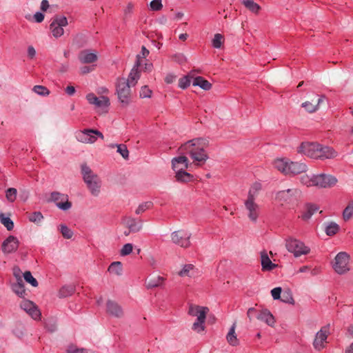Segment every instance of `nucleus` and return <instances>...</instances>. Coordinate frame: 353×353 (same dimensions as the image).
<instances>
[{
	"label": "nucleus",
	"mask_w": 353,
	"mask_h": 353,
	"mask_svg": "<svg viewBox=\"0 0 353 353\" xmlns=\"http://www.w3.org/2000/svg\"><path fill=\"white\" fill-rule=\"evenodd\" d=\"M208 145L209 142L205 139H193L182 144L179 148V152L189 154L193 160L194 165L201 166L203 165L209 158L205 150Z\"/></svg>",
	"instance_id": "nucleus-1"
},
{
	"label": "nucleus",
	"mask_w": 353,
	"mask_h": 353,
	"mask_svg": "<svg viewBox=\"0 0 353 353\" xmlns=\"http://www.w3.org/2000/svg\"><path fill=\"white\" fill-rule=\"evenodd\" d=\"M297 152L310 158L321 160L332 159L337 155V152L332 148L323 147L317 143H302Z\"/></svg>",
	"instance_id": "nucleus-2"
},
{
	"label": "nucleus",
	"mask_w": 353,
	"mask_h": 353,
	"mask_svg": "<svg viewBox=\"0 0 353 353\" xmlns=\"http://www.w3.org/2000/svg\"><path fill=\"white\" fill-rule=\"evenodd\" d=\"M274 167L285 175L294 176L305 172L307 166L301 162L291 161L288 159H277L274 161Z\"/></svg>",
	"instance_id": "nucleus-3"
},
{
	"label": "nucleus",
	"mask_w": 353,
	"mask_h": 353,
	"mask_svg": "<svg viewBox=\"0 0 353 353\" xmlns=\"http://www.w3.org/2000/svg\"><path fill=\"white\" fill-rule=\"evenodd\" d=\"M81 174L91 194L94 196H98L102 184L100 177L85 164L81 165Z\"/></svg>",
	"instance_id": "nucleus-4"
},
{
	"label": "nucleus",
	"mask_w": 353,
	"mask_h": 353,
	"mask_svg": "<svg viewBox=\"0 0 353 353\" xmlns=\"http://www.w3.org/2000/svg\"><path fill=\"white\" fill-rule=\"evenodd\" d=\"M301 191L296 188L279 191L276 193L275 199L281 205H294L301 196Z\"/></svg>",
	"instance_id": "nucleus-5"
},
{
	"label": "nucleus",
	"mask_w": 353,
	"mask_h": 353,
	"mask_svg": "<svg viewBox=\"0 0 353 353\" xmlns=\"http://www.w3.org/2000/svg\"><path fill=\"white\" fill-rule=\"evenodd\" d=\"M285 247L287 250L294 254L295 257H299L303 254H307L310 249L305 245L302 241L293 238L286 240Z\"/></svg>",
	"instance_id": "nucleus-6"
},
{
	"label": "nucleus",
	"mask_w": 353,
	"mask_h": 353,
	"mask_svg": "<svg viewBox=\"0 0 353 353\" xmlns=\"http://www.w3.org/2000/svg\"><path fill=\"white\" fill-rule=\"evenodd\" d=\"M97 137L101 139H104L103 134L100 131L93 129H85L79 132L77 135L79 141L90 144L94 143L97 141Z\"/></svg>",
	"instance_id": "nucleus-7"
},
{
	"label": "nucleus",
	"mask_w": 353,
	"mask_h": 353,
	"mask_svg": "<svg viewBox=\"0 0 353 353\" xmlns=\"http://www.w3.org/2000/svg\"><path fill=\"white\" fill-rule=\"evenodd\" d=\"M132 85L127 82L125 78L118 79L117 83V92L119 99L123 103L128 104L130 96V87Z\"/></svg>",
	"instance_id": "nucleus-8"
},
{
	"label": "nucleus",
	"mask_w": 353,
	"mask_h": 353,
	"mask_svg": "<svg viewBox=\"0 0 353 353\" xmlns=\"http://www.w3.org/2000/svg\"><path fill=\"white\" fill-rule=\"evenodd\" d=\"M86 99L90 104L94 105L95 108L101 112H106L110 104L108 97L105 96L97 97L93 93L87 94Z\"/></svg>",
	"instance_id": "nucleus-9"
},
{
	"label": "nucleus",
	"mask_w": 353,
	"mask_h": 353,
	"mask_svg": "<svg viewBox=\"0 0 353 353\" xmlns=\"http://www.w3.org/2000/svg\"><path fill=\"white\" fill-rule=\"evenodd\" d=\"M349 256L345 252H339L335 257L333 268L339 274H343L349 271Z\"/></svg>",
	"instance_id": "nucleus-10"
},
{
	"label": "nucleus",
	"mask_w": 353,
	"mask_h": 353,
	"mask_svg": "<svg viewBox=\"0 0 353 353\" xmlns=\"http://www.w3.org/2000/svg\"><path fill=\"white\" fill-rule=\"evenodd\" d=\"M68 25V19L65 17L56 16L50 25V29L54 37H59L64 33L63 27Z\"/></svg>",
	"instance_id": "nucleus-11"
},
{
	"label": "nucleus",
	"mask_w": 353,
	"mask_h": 353,
	"mask_svg": "<svg viewBox=\"0 0 353 353\" xmlns=\"http://www.w3.org/2000/svg\"><path fill=\"white\" fill-rule=\"evenodd\" d=\"M49 201L55 203L56 205L63 210H68L72 206L71 202L68 201V195L58 192L51 193Z\"/></svg>",
	"instance_id": "nucleus-12"
},
{
	"label": "nucleus",
	"mask_w": 353,
	"mask_h": 353,
	"mask_svg": "<svg viewBox=\"0 0 353 353\" xmlns=\"http://www.w3.org/2000/svg\"><path fill=\"white\" fill-rule=\"evenodd\" d=\"M315 186L321 188H329L335 185L337 183L336 177L325 174L314 175Z\"/></svg>",
	"instance_id": "nucleus-13"
},
{
	"label": "nucleus",
	"mask_w": 353,
	"mask_h": 353,
	"mask_svg": "<svg viewBox=\"0 0 353 353\" xmlns=\"http://www.w3.org/2000/svg\"><path fill=\"white\" fill-rule=\"evenodd\" d=\"M329 334V325L322 327L321 330L316 334L314 340L313 341L314 348L318 351L323 349L325 347L324 343H326V340Z\"/></svg>",
	"instance_id": "nucleus-14"
},
{
	"label": "nucleus",
	"mask_w": 353,
	"mask_h": 353,
	"mask_svg": "<svg viewBox=\"0 0 353 353\" xmlns=\"http://www.w3.org/2000/svg\"><path fill=\"white\" fill-rule=\"evenodd\" d=\"M190 236L191 234L183 230L175 231L171 234L172 241L176 245L185 248L190 245Z\"/></svg>",
	"instance_id": "nucleus-15"
},
{
	"label": "nucleus",
	"mask_w": 353,
	"mask_h": 353,
	"mask_svg": "<svg viewBox=\"0 0 353 353\" xmlns=\"http://www.w3.org/2000/svg\"><path fill=\"white\" fill-rule=\"evenodd\" d=\"M248 218L253 222H256L259 214V206L255 200L246 199L244 202Z\"/></svg>",
	"instance_id": "nucleus-16"
},
{
	"label": "nucleus",
	"mask_w": 353,
	"mask_h": 353,
	"mask_svg": "<svg viewBox=\"0 0 353 353\" xmlns=\"http://www.w3.org/2000/svg\"><path fill=\"white\" fill-rule=\"evenodd\" d=\"M106 312L109 315L118 319H121L124 316L122 307L117 302L112 300L107 301Z\"/></svg>",
	"instance_id": "nucleus-17"
},
{
	"label": "nucleus",
	"mask_w": 353,
	"mask_h": 353,
	"mask_svg": "<svg viewBox=\"0 0 353 353\" xmlns=\"http://www.w3.org/2000/svg\"><path fill=\"white\" fill-rule=\"evenodd\" d=\"M20 307L34 320H37L40 318L41 312L33 302L28 300H23L21 302Z\"/></svg>",
	"instance_id": "nucleus-18"
},
{
	"label": "nucleus",
	"mask_w": 353,
	"mask_h": 353,
	"mask_svg": "<svg viewBox=\"0 0 353 353\" xmlns=\"http://www.w3.org/2000/svg\"><path fill=\"white\" fill-rule=\"evenodd\" d=\"M19 244L17 238L10 235L3 242L1 250L4 254L14 252L18 249Z\"/></svg>",
	"instance_id": "nucleus-19"
},
{
	"label": "nucleus",
	"mask_w": 353,
	"mask_h": 353,
	"mask_svg": "<svg viewBox=\"0 0 353 353\" xmlns=\"http://www.w3.org/2000/svg\"><path fill=\"white\" fill-rule=\"evenodd\" d=\"M123 224L125 226L130 230L133 233L140 232L143 227V221L141 219H136L132 217H125L123 219Z\"/></svg>",
	"instance_id": "nucleus-20"
},
{
	"label": "nucleus",
	"mask_w": 353,
	"mask_h": 353,
	"mask_svg": "<svg viewBox=\"0 0 353 353\" xmlns=\"http://www.w3.org/2000/svg\"><path fill=\"white\" fill-rule=\"evenodd\" d=\"M141 56H140V54H138L137 56L136 63H135L134 66L133 67V68L131 70V71L129 74V76H128V79H126L127 82H129V83L132 86H134L137 84V81L140 78V71L139 70V67L141 65Z\"/></svg>",
	"instance_id": "nucleus-21"
},
{
	"label": "nucleus",
	"mask_w": 353,
	"mask_h": 353,
	"mask_svg": "<svg viewBox=\"0 0 353 353\" xmlns=\"http://www.w3.org/2000/svg\"><path fill=\"white\" fill-rule=\"evenodd\" d=\"M78 58L82 63H92L97 61L98 56L96 52H91L88 50H84L79 52Z\"/></svg>",
	"instance_id": "nucleus-22"
},
{
	"label": "nucleus",
	"mask_w": 353,
	"mask_h": 353,
	"mask_svg": "<svg viewBox=\"0 0 353 353\" xmlns=\"http://www.w3.org/2000/svg\"><path fill=\"white\" fill-rule=\"evenodd\" d=\"M209 312V308L207 307L199 306L191 304L189 306L188 314L192 316L201 318L202 316L203 319H206V314Z\"/></svg>",
	"instance_id": "nucleus-23"
},
{
	"label": "nucleus",
	"mask_w": 353,
	"mask_h": 353,
	"mask_svg": "<svg viewBox=\"0 0 353 353\" xmlns=\"http://www.w3.org/2000/svg\"><path fill=\"white\" fill-rule=\"evenodd\" d=\"M324 96H321L318 98L316 101L312 100V101H307L303 102L301 106L309 113H314L319 109L320 104L323 101Z\"/></svg>",
	"instance_id": "nucleus-24"
},
{
	"label": "nucleus",
	"mask_w": 353,
	"mask_h": 353,
	"mask_svg": "<svg viewBox=\"0 0 353 353\" xmlns=\"http://www.w3.org/2000/svg\"><path fill=\"white\" fill-rule=\"evenodd\" d=\"M261 263L263 271H271L277 267L276 264L272 262L266 250L261 252Z\"/></svg>",
	"instance_id": "nucleus-25"
},
{
	"label": "nucleus",
	"mask_w": 353,
	"mask_h": 353,
	"mask_svg": "<svg viewBox=\"0 0 353 353\" xmlns=\"http://www.w3.org/2000/svg\"><path fill=\"white\" fill-rule=\"evenodd\" d=\"M257 319L264 321L270 326H274L275 320L273 315L268 310L260 311L256 315Z\"/></svg>",
	"instance_id": "nucleus-26"
},
{
	"label": "nucleus",
	"mask_w": 353,
	"mask_h": 353,
	"mask_svg": "<svg viewBox=\"0 0 353 353\" xmlns=\"http://www.w3.org/2000/svg\"><path fill=\"white\" fill-rule=\"evenodd\" d=\"M180 164L184 165V168H188V159L185 156L182 155L172 159V168L174 170L183 169V168H180Z\"/></svg>",
	"instance_id": "nucleus-27"
},
{
	"label": "nucleus",
	"mask_w": 353,
	"mask_h": 353,
	"mask_svg": "<svg viewBox=\"0 0 353 353\" xmlns=\"http://www.w3.org/2000/svg\"><path fill=\"white\" fill-rule=\"evenodd\" d=\"M175 171H176L175 178L178 182L186 183V182L190 181L193 178V176L192 174H190V173L184 171L183 168L179 169Z\"/></svg>",
	"instance_id": "nucleus-28"
},
{
	"label": "nucleus",
	"mask_w": 353,
	"mask_h": 353,
	"mask_svg": "<svg viewBox=\"0 0 353 353\" xmlns=\"http://www.w3.org/2000/svg\"><path fill=\"white\" fill-rule=\"evenodd\" d=\"M163 281V277H161L159 276H152V277L148 278L145 280V285L148 289H151L153 288L160 286L162 284Z\"/></svg>",
	"instance_id": "nucleus-29"
},
{
	"label": "nucleus",
	"mask_w": 353,
	"mask_h": 353,
	"mask_svg": "<svg viewBox=\"0 0 353 353\" xmlns=\"http://www.w3.org/2000/svg\"><path fill=\"white\" fill-rule=\"evenodd\" d=\"M192 85L194 86H199L205 90H209L212 88V84L202 77L194 78Z\"/></svg>",
	"instance_id": "nucleus-30"
},
{
	"label": "nucleus",
	"mask_w": 353,
	"mask_h": 353,
	"mask_svg": "<svg viewBox=\"0 0 353 353\" xmlns=\"http://www.w3.org/2000/svg\"><path fill=\"white\" fill-rule=\"evenodd\" d=\"M206 319L203 316L197 318L196 321L192 324V329L199 334H202L205 330V322Z\"/></svg>",
	"instance_id": "nucleus-31"
},
{
	"label": "nucleus",
	"mask_w": 353,
	"mask_h": 353,
	"mask_svg": "<svg viewBox=\"0 0 353 353\" xmlns=\"http://www.w3.org/2000/svg\"><path fill=\"white\" fill-rule=\"evenodd\" d=\"M194 266L192 264L184 265L183 268L178 272L179 276L181 277L194 276Z\"/></svg>",
	"instance_id": "nucleus-32"
},
{
	"label": "nucleus",
	"mask_w": 353,
	"mask_h": 353,
	"mask_svg": "<svg viewBox=\"0 0 353 353\" xmlns=\"http://www.w3.org/2000/svg\"><path fill=\"white\" fill-rule=\"evenodd\" d=\"M12 290L19 296H23L26 294L23 282L21 276L17 279V283L12 285Z\"/></svg>",
	"instance_id": "nucleus-33"
},
{
	"label": "nucleus",
	"mask_w": 353,
	"mask_h": 353,
	"mask_svg": "<svg viewBox=\"0 0 353 353\" xmlns=\"http://www.w3.org/2000/svg\"><path fill=\"white\" fill-rule=\"evenodd\" d=\"M261 189V185L259 183H254L249 190L248 199L255 200L259 191Z\"/></svg>",
	"instance_id": "nucleus-34"
},
{
	"label": "nucleus",
	"mask_w": 353,
	"mask_h": 353,
	"mask_svg": "<svg viewBox=\"0 0 353 353\" xmlns=\"http://www.w3.org/2000/svg\"><path fill=\"white\" fill-rule=\"evenodd\" d=\"M318 210L319 208L314 205H307L306 210L301 215V219L305 221H308Z\"/></svg>",
	"instance_id": "nucleus-35"
},
{
	"label": "nucleus",
	"mask_w": 353,
	"mask_h": 353,
	"mask_svg": "<svg viewBox=\"0 0 353 353\" xmlns=\"http://www.w3.org/2000/svg\"><path fill=\"white\" fill-rule=\"evenodd\" d=\"M75 288L73 285H65L60 289L59 296L60 298H65L73 294Z\"/></svg>",
	"instance_id": "nucleus-36"
},
{
	"label": "nucleus",
	"mask_w": 353,
	"mask_h": 353,
	"mask_svg": "<svg viewBox=\"0 0 353 353\" xmlns=\"http://www.w3.org/2000/svg\"><path fill=\"white\" fill-rule=\"evenodd\" d=\"M108 271L113 274L120 276L122 274L123 268L122 264L119 261H115L110 264L108 268Z\"/></svg>",
	"instance_id": "nucleus-37"
},
{
	"label": "nucleus",
	"mask_w": 353,
	"mask_h": 353,
	"mask_svg": "<svg viewBox=\"0 0 353 353\" xmlns=\"http://www.w3.org/2000/svg\"><path fill=\"white\" fill-rule=\"evenodd\" d=\"M235 326L236 325L234 323L226 336L228 342L233 346L238 344V339L235 334Z\"/></svg>",
	"instance_id": "nucleus-38"
},
{
	"label": "nucleus",
	"mask_w": 353,
	"mask_h": 353,
	"mask_svg": "<svg viewBox=\"0 0 353 353\" xmlns=\"http://www.w3.org/2000/svg\"><path fill=\"white\" fill-rule=\"evenodd\" d=\"M194 77L192 72H190L189 74L181 77L179 80V87L182 89L187 88L191 83V79Z\"/></svg>",
	"instance_id": "nucleus-39"
},
{
	"label": "nucleus",
	"mask_w": 353,
	"mask_h": 353,
	"mask_svg": "<svg viewBox=\"0 0 353 353\" xmlns=\"http://www.w3.org/2000/svg\"><path fill=\"white\" fill-rule=\"evenodd\" d=\"M110 146L112 148H117V152H119L124 159H128L129 151L125 145H124V144H112Z\"/></svg>",
	"instance_id": "nucleus-40"
},
{
	"label": "nucleus",
	"mask_w": 353,
	"mask_h": 353,
	"mask_svg": "<svg viewBox=\"0 0 353 353\" xmlns=\"http://www.w3.org/2000/svg\"><path fill=\"white\" fill-rule=\"evenodd\" d=\"M339 230V226L334 222H330L326 225L325 232L328 236H333L336 234Z\"/></svg>",
	"instance_id": "nucleus-41"
},
{
	"label": "nucleus",
	"mask_w": 353,
	"mask_h": 353,
	"mask_svg": "<svg viewBox=\"0 0 353 353\" xmlns=\"http://www.w3.org/2000/svg\"><path fill=\"white\" fill-rule=\"evenodd\" d=\"M67 352L68 353H94L92 350L83 348V347H78L77 345L71 344L68 345L67 348Z\"/></svg>",
	"instance_id": "nucleus-42"
},
{
	"label": "nucleus",
	"mask_w": 353,
	"mask_h": 353,
	"mask_svg": "<svg viewBox=\"0 0 353 353\" xmlns=\"http://www.w3.org/2000/svg\"><path fill=\"white\" fill-rule=\"evenodd\" d=\"M243 4L251 12L257 13L261 7L257 3H254L253 0H243Z\"/></svg>",
	"instance_id": "nucleus-43"
},
{
	"label": "nucleus",
	"mask_w": 353,
	"mask_h": 353,
	"mask_svg": "<svg viewBox=\"0 0 353 353\" xmlns=\"http://www.w3.org/2000/svg\"><path fill=\"white\" fill-rule=\"evenodd\" d=\"M300 182L307 187L315 186L314 174L311 176L307 174L301 176Z\"/></svg>",
	"instance_id": "nucleus-44"
},
{
	"label": "nucleus",
	"mask_w": 353,
	"mask_h": 353,
	"mask_svg": "<svg viewBox=\"0 0 353 353\" xmlns=\"http://www.w3.org/2000/svg\"><path fill=\"white\" fill-rule=\"evenodd\" d=\"M0 221L7 228L8 230L10 231L13 229V221L10 218L5 217L3 213H0Z\"/></svg>",
	"instance_id": "nucleus-45"
},
{
	"label": "nucleus",
	"mask_w": 353,
	"mask_h": 353,
	"mask_svg": "<svg viewBox=\"0 0 353 353\" xmlns=\"http://www.w3.org/2000/svg\"><path fill=\"white\" fill-rule=\"evenodd\" d=\"M153 205V203L151 201H146L141 203L138 208L135 210V213L137 214H140L143 213L147 210L150 209Z\"/></svg>",
	"instance_id": "nucleus-46"
},
{
	"label": "nucleus",
	"mask_w": 353,
	"mask_h": 353,
	"mask_svg": "<svg viewBox=\"0 0 353 353\" xmlns=\"http://www.w3.org/2000/svg\"><path fill=\"white\" fill-rule=\"evenodd\" d=\"M43 219V216L40 212H34L28 216L29 221L36 224H39Z\"/></svg>",
	"instance_id": "nucleus-47"
},
{
	"label": "nucleus",
	"mask_w": 353,
	"mask_h": 353,
	"mask_svg": "<svg viewBox=\"0 0 353 353\" xmlns=\"http://www.w3.org/2000/svg\"><path fill=\"white\" fill-rule=\"evenodd\" d=\"M17 190L14 188H10L6 191V197L10 202H14L16 200Z\"/></svg>",
	"instance_id": "nucleus-48"
},
{
	"label": "nucleus",
	"mask_w": 353,
	"mask_h": 353,
	"mask_svg": "<svg viewBox=\"0 0 353 353\" xmlns=\"http://www.w3.org/2000/svg\"><path fill=\"white\" fill-rule=\"evenodd\" d=\"M59 230L65 239H70L73 236V232L65 225H61Z\"/></svg>",
	"instance_id": "nucleus-49"
},
{
	"label": "nucleus",
	"mask_w": 353,
	"mask_h": 353,
	"mask_svg": "<svg viewBox=\"0 0 353 353\" xmlns=\"http://www.w3.org/2000/svg\"><path fill=\"white\" fill-rule=\"evenodd\" d=\"M23 278L25 281L31 284L33 287L38 286V282L35 278H34L30 271H26L23 273Z\"/></svg>",
	"instance_id": "nucleus-50"
},
{
	"label": "nucleus",
	"mask_w": 353,
	"mask_h": 353,
	"mask_svg": "<svg viewBox=\"0 0 353 353\" xmlns=\"http://www.w3.org/2000/svg\"><path fill=\"white\" fill-rule=\"evenodd\" d=\"M32 90L41 96H48L50 94L49 90L43 85H34Z\"/></svg>",
	"instance_id": "nucleus-51"
},
{
	"label": "nucleus",
	"mask_w": 353,
	"mask_h": 353,
	"mask_svg": "<svg viewBox=\"0 0 353 353\" xmlns=\"http://www.w3.org/2000/svg\"><path fill=\"white\" fill-rule=\"evenodd\" d=\"M343 219H350L353 216V201H350L343 211Z\"/></svg>",
	"instance_id": "nucleus-52"
},
{
	"label": "nucleus",
	"mask_w": 353,
	"mask_h": 353,
	"mask_svg": "<svg viewBox=\"0 0 353 353\" xmlns=\"http://www.w3.org/2000/svg\"><path fill=\"white\" fill-rule=\"evenodd\" d=\"M223 42V36L221 34H216L212 39V46L215 48H220Z\"/></svg>",
	"instance_id": "nucleus-53"
},
{
	"label": "nucleus",
	"mask_w": 353,
	"mask_h": 353,
	"mask_svg": "<svg viewBox=\"0 0 353 353\" xmlns=\"http://www.w3.org/2000/svg\"><path fill=\"white\" fill-rule=\"evenodd\" d=\"M172 60L179 64H183L187 61L185 56L182 53H176L172 55Z\"/></svg>",
	"instance_id": "nucleus-54"
},
{
	"label": "nucleus",
	"mask_w": 353,
	"mask_h": 353,
	"mask_svg": "<svg viewBox=\"0 0 353 353\" xmlns=\"http://www.w3.org/2000/svg\"><path fill=\"white\" fill-rule=\"evenodd\" d=\"M133 250V245L132 243L125 244L121 250L120 254L122 256H126L130 254Z\"/></svg>",
	"instance_id": "nucleus-55"
},
{
	"label": "nucleus",
	"mask_w": 353,
	"mask_h": 353,
	"mask_svg": "<svg viewBox=\"0 0 353 353\" xmlns=\"http://www.w3.org/2000/svg\"><path fill=\"white\" fill-rule=\"evenodd\" d=\"M150 6L151 10L154 11L161 10L163 8L161 0H152L150 3Z\"/></svg>",
	"instance_id": "nucleus-56"
},
{
	"label": "nucleus",
	"mask_w": 353,
	"mask_h": 353,
	"mask_svg": "<svg viewBox=\"0 0 353 353\" xmlns=\"http://www.w3.org/2000/svg\"><path fill=\"white\" fill-rule=\"evenodd\" d=\"M280 299L284 303H294L293 297L289 292H284L283 293L282 296H281Z\"/></svg>",
	"instance_id": "nucleus-57"
},
{
	"label": "nucleus",
	"mask_w": 353,
	"mask_h": 353,
	"mask_svg": "<svg viewBox=\"0 0 353 353\" xmlns=\"http://www.w3.org/2000/svg\"><path fill=\"white\" fill-rule=\"evenodd\" d=\"M152 91L148 88V86L144 85L141 88L140 91V97L141 98L150 97Z\"/></svg>",
	"instance_id": "nucleus-58"
},
{
	"label": "nucleus",
	"mask_w": 353,
	"mask_h": 353,
	"mask_svg": "<svg viewBox=\"0 0 353 353\" xmlns=\"http://www.w3.org/2000/svg\"><path fill=\"white\" fill-rule=\"evenodd\" d=\"M282 290L281 288L278 287L271 290V294L274 300L279 299L281 298Z\"/></svg>",
	"instance_id": "nucleus-59"
},
{
	"label": "nucleus",
	"mask_w": 353,
	"mask_h": 353,
	"mask_svg": "<svg viewBox=\"0 0 353 353\" xmlns=\"http://www.w3.org/2000/svg\"><path fill=\"white\" fill-rule=\"evenodd\" d=\"M50 8V12L53 11V6H50L48 0H43L41 3V10L43 12L47 11V10Z\"/></svg>",
	"instance_id": "nucleus-60"
},
{
	"label": "nucleus",
	"mask_w": 353,
	"mask_h": 353,
	"mask_svg": "<svg viewBox=\"0 0 353 353\" xmlns=\"http://www.w3.org/2000/svg\"><path fill=\"white\" fill-rule=\"evenodd\" d=\"M134 8V4L132 2H129L126 6V8L124 9V14L125 17H128L130 15L133 10Z\"/></svg>",
	"instance_id": "nucleus-61"
},
{
	"label": "nucleus",
	"mask_w": 353,
	"mask_h": 353,
	"mask_svg": "<svg viewBox=\"0 0 353 353\" xmlns=\"http://www.w3.org/2000/svg\"><path fill=\"white\" fill-rule=\"evenodd\" d=\"M34 18L36 22L41 23L44 19V15L41 12H38L34 14Z\"/></svg>",
	"instance_id": "nucleus-62"
},
{
	"label": "nucleus",
	"mask_w": 353,
	"mask_h": 353,
	"mask_svg": "<svg viewBox=\"0 0 353 353\" xmlns=\"http://www.w3.org/2000/svg\"><path fill=\"white\" fill-rule=\"evenodd\" d=\"M36 54V50L33 46H30L28 48V56L30 59H33Z\"/></svg>",
	"instance_id": "nucleus-63"
},
{
	"label": "nucleus",
	"mask_w": 353,
	"mask_h": 353,
	"mask_svg": "<svg viewBox=\"0 0 353 353\" xmlns=\"http://www.w3.org/2000/svg\"><path fill=\"white\" fill-rule=\"evenodd\" d=\"M175 79H176V76L169 74L165 77V81L167 83H172L175 81Z\"/></svg>",
	"instance_id": "nucleus-64"
}]
</instances>
